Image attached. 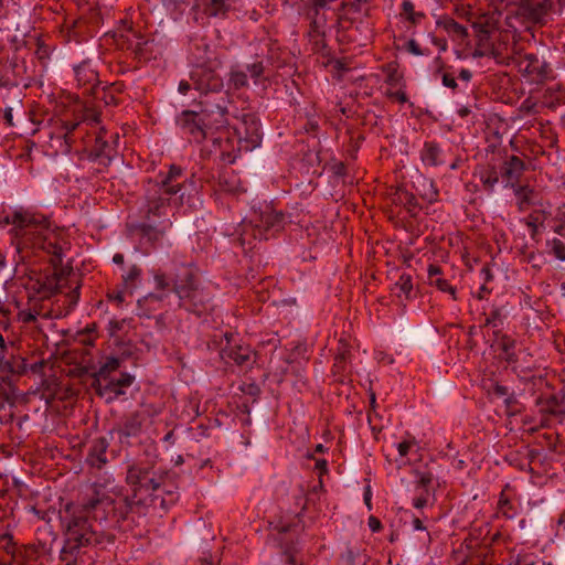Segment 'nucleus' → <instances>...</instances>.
Listing matches in <instances>:
<instances>
[{"mask_svg": "<svg viewBox=\"0 0 565 565\" xmlns=\"http://www.w3.org/2000/svg\"><path fill=\"white\" fill-rule=\"evenodd\" d=\"M130 509L126 500L115 501V498L98 489H94L81 503H66L58 515L64 539L60 558L67 559V555H77L85 547L113 544L115 534L103 525L115 522L119 526L127 520Z\"/></svg>", "mask_w": 565, "mask_h": 565, "instance_id": "1", "label": "nucleus"}, {"mask_svg": "<svg viewBox=\"0 0 565 565\" xmlns=\"http://www.w3.org/2000/svg\"><path fill=\"white\" fill-rule=\"evenodd\" d=\"M11 225L12 245L21 260L28 257V252L42 250L54 255L53 262L61 260L63 250L70 247L63 231L52 227L50 221L23 207L13 210L0 218V227Z\"/></svg>", "mask_w": 565, "mask_h": 565, "instance_id": "2", "label": "nucleus"}, {"mask_svg": "<svg viewBox=\"0 0 565 565\" xmlns=\"http://www.w3.org/2000/svg\"><path fill=\"white\" fill-rule=\"evenodd\" d=\"M195 50L198 52L203 51L206 56L195 55V62L189 73V79H182L179 83L178 92L186 95L191 89H194L199 93L200 99L207 98L212 103H215L216 98L221 96L228 98V93L223 90V77L217 72L222 66V61L217 56H210L207 54L210 46L206 43L195 44Z\"/></svg>", "mask_w": 565, "mask_h": 565, "instance_id": "3", "label": "nucleus"}, {"mask_svg": "<svg viewBox=\"0 0 565 565\" xmlns=\"http://www.w3.org/2000/svg\"><path fill=\"white\" fill-rule=\"evenodd\" d=\"M199 110H182L175 124L183 135L196 143L203 142L211 130H218L227 125V98L221 96L215 103L205 98L196 103Z\"/></svg>", "mask_w": 565, "mask_h": 565, "instance_id": "4", "label": "nucleus"}, {"mask_svg": "<svg viewBox=\"0 0 565 565\" xmlns=\"http://www.w3.org/2000/svg\"><path fill=\"white\" fill-rule=\"evenodd\" d=\"M160 180L148 181L145 193V217L152 221L166 216L171 203L178 206L183 204L184 180L183 169L180 166L171 164L169 171Z\"/></svg>", "mask_w": 565, "mask_h": 565, "instance_id": "5", "label": "nucleus"}, {"mask_svg": "<svg viewBox=\"0 0 565 565\" xmlns=\"http://www.w3.org/2000/svg\"><path fill=\"white\" fill-rule=\"evenodd\" d=\"M171 290L179 298V306L189 312L201 317L213 310V294L201 282L192 263L175 266Z\"/></svg>", "mask_w": 565, "mask_h": 565, "instance_id": "6", "label": "nucleus"}, {"mask_svg": "<svg viewBox=\"0 0 565 565\" xmlns=\"http://www.w3.org/2000/svg\"><path fill=\"white\" fill-rule=\"evenodd\" d=\"M164 477L162 475H158L153 468L132 465L128 468L126 475V482L131 486L132 494L120 497L115 499V501L126 500L128 505L131 507V509L127 511V516L130 513H136L138 515L143 514V510L147 505V499L142 497V492H148L149 495H153V500H156L159 495L154 493L164 486Z\"/></svg>", "mask_w": 565, "mask_h": 565, "instance_id": "7", "label": "nucleus"}, {"mask_svg": "<svg viewBox=\"0 0 565 565\" xmlns=\"http://www.w3.org/2000/svg\"><path fill=\"white\" fill-rule=\"evenodd\" d=\"M46 254L51 256L50 263L53 267V273L40 274L38 278H31L28 285V289L42 300L49 299L56 292H63L65 288L71 287L72 279L75 278V274L72 273V269L61 267L62 260L54 263V255L51 253ZM63 254L64 250L61 254V259H63Z\"/></svg>", "mask_w": 565, "mask_h": 565, "instance_id": "8", "label": "nucleus"}, {"mask_svg": "<svg viewBox=\"0 0 565 565\" xmlns=\"http://www.w3.org/2000/svg\"><path fill=\"white\" fill-rule=\"evenodd\" d=\"M284 224L285 214L275 211L266 204L264 207H260L259 211H254L249 223L244 225L242 242L243 244L246 242L245 235L248 232H252L256 239H268L282 230Z\"/></svg>", "mask_w": 565, "mask_h": 565, "instance_id": "9", "label": "nucleus"}, {"mask_svg": "<svg viewBox=\"0 0 565 565\" xmlns=\"http://www.w3.org/2000/svg\"><path fill=\"white\" fill-rule=\"evenodd\" d=\"M514 54L516 55L514 63L519 71L527 76L531 82L540 84L554 77L553 68L544 58L534 53L521 54L519 50H514Z\"/></svg>", "mask_w": 565, "mask_h": 565, "instance_id": "10", "label": "nucleus"}, {"mask_svg": "<svg viewBox=\"0 0 565 565\" xmlns=\"http://www.w3.org/2000/svg\"><path fill=\"white\" fill-rule=\"evenodd\" d=\"M119 41V45L130 50L139 61H149L153 56V41L146 39L131 26L120 34Z\"/></svg>", "mask_w": 565, "mask_h": 565, "instance_id": "11", "label": "nucleus"}, {"mask_svg": "<svg viewBox=\"0 0 565 565\" xmlns=\"http://www.w3.org/2000/svg\"><path fill=\"white\" fill-rule=\"evenodd\" d=\"M239 140L246 142V149H253L262 142L260 124L254 114H243L241 124L235 128Z\"/></svg>", "mask_w": 565, "mask_h": 565, "instance_id": "12", "label": "nucleus"}, {"mask_svg": "<svg viewBox=\"0 0 565 565\" xmlns=\"http://www.w3.org/2000/svg\"><path fill=\"white\" fill-rule=\"evenodd\" d=\"M526 170L525 162L518 156H507L500 164V173L505 188L521 184V178Z\"/></svg>", "mask_w": 565, "mask_h": 565, "instance_id": "13", "label": "nucleus"}, {"mask_svg": "<svg viewBox=\"0 0 565 565\" xmlns=\"http://www.w3.org/2000/svg\"><path fill=\"white\" fill-rule=\"evenodd\" d=\"M226 345L221 349V356L225 361H233L243 366L253 362V351L248 345L233 344V334H225Z\"/></svg>", "mask_w": 565, "mask_h": 565, "instance_id": "14", "label": "nucleus"}, {"mask_svg": "<svg viewBox=\"0 0 565 565\" xmlns=\"http://www.w3.org/2000/svg\"><path fill=\"white\" fill-rule=\"evenodd\" d=\"M553 8L552 0H521L520 9L534 23L544 24Z\"/></svg>", "mask_w": 565, "mask_h": 565, "instance_id": "15", "label": "nucleus"}, {"mask_svg": "<svg viewBox=\"0 0 565 565\" xmlns=\"http://www.w3.org/2000/svg\"><path fill=\"white\" fill-rule=\"evenodd\" d=\"M142 429V416L139 413H132L127 416L122 423L113 430L118 435L120 443H128L130 437H137Z\"/></svg>", "mask_w": 565, "mask_h": 565, "instance_id": "16", "label": "nucleus"}, {"mask_svg": "<svg viewBox=\"0 0 565 565\" xmlns=\"http://www.w3.org/2000/svg\"><path fill=\"white\" fill-rule=\"evenodd\" d=\"M75 77L79 87L84 89V94H96L99 83L98 73L94 71L89 64L82 63L75 67Z\"/></svg>", "mask_w": 565, "mask_h": 565, "instance_id": "17", "label": "nucleus"}, {"mask_svg": "<svg viewBox=\"0 0 565 565\" xmlns=\"http://www.w3.org/2000/svg\"><path fill=\"white\" fill-rule=\"evenodd\" d=\"M109 447V443L106 437H97L95 438L89 447L86 462L94 468L100 469L107 463V449Z\"/></svg>", "mask_w": 565, "mask_h": 565, "instance_id": "18", "label": "nucleus"}, {"mask_svg": "<svg viewBox=\"0 0 565 565\" xmlns=\"http://www.w3.org/2000/svg\"><path fill=\"white\" fill-rule=\"evenodd\" d=\"M427 278L430 286H435L443 292L449 294L454 300L456 297V288L445 278L441 268L438 265L430 264L427 268Z\"/></svg>", "mask_w": 565, "mask_h": 565, "instance_id": "19", "label": "nucleus"}, {"mask_svg": "<svg viewBox=\"0 0 565 565\" xmlns=\"http://www.w3.org/2000/svg\"><path fill=\"white\" fill-rule=\"evenodd\" d=\"M413 189L416 195L428 203L436 202L438 199V190L434 181L424 175H418L416 180L413 181Z\"/></svg>", "mask_w": 565, "mask_h": 565, "instance_id": "20", "label": "nucleus"}, {"mask_svg": "<svg viewBox=\"0 0 565 565\" xmlns=\"http://www.w3.org/2000/svg\"><path fill=\"white\" fill-rule=\"evenodd\" d=\"M511 189H513L519 211L524 212L535 204L537 193L529 184H518Z\"/></svg>", "mask_w": 565, "mask_h": 565, "instance_id": "21", "label": "nucleus"}, {"mask_svg": "<svg viewBox=\"0 0 565 565\" xmlns=\"http://www.w3.org/2000/svg\"><path fill=\"white\" fill-rule=\"evenodd\" d=\"M392 200L395 204L403 205L412 216H416L420 210L416 194L405 188H397Z\"/></svg>", "mask_w": 565, "mask_h": 565, "instance_id": "22", "label": "nucleus"}, {"mask_svg": "<svg viewBox=\"0 0 565 565\" xmlns=\"http://www.w3.org/2000/svg\"><path fill=\"white\" fill-rule=\"evenodd\" d=\"M218 191L237 195L245 190L241 185L239 178L233 171H223L217 179Z\"/></svg>", "mask_w": 565, "mask_h": 565, "instance_id": "23", "label": "nucleus"}, {"mask_svg": "<svg viewBox=\"0 0 565 565\" xmlns=\"http://www.w3.org/2000/svg\"><path fill=\"white\" fill-rule=\"evenodd\" d=\"M501 173L494 162H489L487 166L479 170V178L487 191H493L494 186L499 183Z\"/></svg>", "mask_w": 565, "mask_h": 565, "instance_id": "24", "label": "nucleus"}, {"mask_svg": "<svg viewBox=\"0 0 565 565\" xmlns=\"http://www.w3.org/2000/svg\"><path fill=\"white\" fill-rule=\"evenodd\" d=\"M135 376L129 373H122L119 379L110 380L107 382L106 390H109V396H107V402H113L118 396L124 395V387H129L134 383Z\"/></svg>", "mask_w": 565, "mask_h": 565, "instance_id": "25", "label": "nucleus"}, {"mask_svg": "<svg viewBox=\"0 0 565 565\" xmlns=\"http://www.w3.org/2000/svg\"><path fill=\"white\" fill-rule=\"evenodd\" d=\"M437 26L443 28L449 35L456 40H463L468 36L466 26L459 24L450 17L444 15L436 21Z\"/></svg>", "mask_w": 565, "mask_h": 565, "instance_id": "26", "label": "nucleus"}, {"mask_svg": "<svg viewBox=\"0 0 565 565\" xmlns=\"http://www.w3.org/2000/svg\"><path fill=\"white\" fill-rule=\"evenodd\" d=\"M420 159L425 166L437 167L443 163L441 149L436 142L426 141L420 151Z\"/></svg>", "mask_w": 565, "mask_h": 565, "instance_id": "27", "label": "nucleus"}, {"mask_svg": "<svg viewBox=\"0 0 565 565\" xmlns=\"http://www.w3.org/2000/svg\"><path fill=\"white\" fill-rule=\"evenodd\" d=\"M105 134L106 132L100 131L98 135H96L94 146L92 148V153L96 158H106L108 161H110L116 151L115 148L105 139Z\"/></svg>", "mask_w": 565, "mask_h": 565, "instance_id": "28", "label": "nucleus"}, {"mask_svg": "<svg viewBox=\"0 0 565 565\" xmlns=\"http://www.w3.org/2000/svg\"><path fill=\"white\" fill-rule=\"evenodd\" d=\"M248 75L245 71L239 68V66H232L228 72L227 86L228 89L239 90L243 88H247Z\"/></svg>", "mask_w": 565, "mask_h": 565, "instance_id": "29", "label": "nucleus"}, {"mask_svg": "<svg viewBox=\"0 0 565 565\" xmlns=\"http://www.w3.org/2000/svg\"><path fill=\"white\" fill-rule=\"evenodd\" d=\"M139 232L141 239H145L147 243L151 245V247H156L166 234V228H158L152 226L151 224H141L139 225Z\"/></svg>", "mask_w": 565, "mask_h": 565, "instance_id": "30", "label": "nucleus"}, {"mask_svg": "<svg viewBox=\"0 0 565 565\" xmlns=\"http://www.w3.org/2000/svg\"><path fill=\"white\" fill-rule=\"evenodd\" d=\"M351 356V345L345 339L338 341V348L334 356V372H341L345 369V363Z\"/></svg>", "mask_w": 565, "mask_h": 565, "instance_id": "31", "label": "nucleus"}, {"mask_svg": "<svg viewBox=\"0 0 565 565\" xmlns=\"http://www.w3.org/2000/svg\"><path fill=\"white\" fill-rule=\"evenodd\" d=\"M499 349L501 350L503 354V359L509 363H515L518 361L516 354H515V341L511 339L509 335L503 334L498 340Z\"/></svg>", "mask_w": 565, "mask_h": 565, "instance_id": "32", "label": "nucleus"}, {"mask_svg": "<svg viewBox=\"0 0 565 565\" xmlns=\"http://www.w3.org/2000/svg\"><path fill=\"white\" fill-rule=\"evenodd\" d=\"M472 28L480 45L489 40L491 32L494 30V23L488 19L480 18L472 23Z\"/></svg>", "mask_w": 565, "mask_h": 565, "instance_id": "33", "label": "nucleus"}, {"mask_svg": "<svg viewBox=\"0 0 565 565\" xmlns=\"http://www.w3.org/2000/svg\"><path fill=\"white\" fill-rule=\"evenodd\" d=\"M401 15L413 25L419 24L426 14L422 11H415V6L411 0H403Z\"/></svg>", "mask_w": 565, "mask_h": 565, "instance_id": "34", "label": "nucleus"}, {"mask_svg": "<svg viewBox=\"0 0 565 565\" xmlns=\"http://www.w3.org/2000/svg\"><path fill=\"white\" fill-rule=\"evenodd\" d=\"M393 290L396 292L398 297L402 295L405 296L406 299L412 298L413 291V278L409 274L403 273L398 280L395 282Z\"/></svg>", "mask_w": 565, "mask_h": 565, "instance_id": "35", "label": "nucleus"}, {"mask_svg": "<svg viewBox=\"0 0 565 565\" xmlns=\"http://www.w3.org/2000/svg\"><path fill=\"white\" fill-rule=\"evenodd\" d=\"M230 7L228 0H204L205 13L210 17L224 15Z\"/></svg>", "mask_w": 565, "mask_h": 565, "instance_id": "36", "label": "nucleus"}, {"mask_svg": "<svg viewBox=\"0 0 565 565\" xmlns=\"http://www.w3.org/2000/svg\"><path fill=\"white\" fill-rule=\"evenodd\" d=\"M341 565H365L366 556L363 555L359 550L348 547L340 555Z\"/></svg>", "mask_w": 565, "mask_h": 565, "instance_id": "37", "label": "nucleus"}, {"mask_svg": "<svg viewBox=\"0 0 565 565\" xmlns=\"http://www.w3.org/2000/svg\"><path fill=\"white\" fill-rule=\"evenodd\" d=\"M246 71L249 74L254 85H259L263 81H268L265 76L266 67L263 61H255L246 65Z\"/></svg>", "mask_w": 565, "mask_h": 565, "instance_id": "38", "label": "nucleus"}, {"mask_svg": "<svg viewBox=\"0 0 565 565\" xmlns=\"http://www.w3.org/2000/svg\"><path fill=\"white\" fill-rule=\"evenodd\" d=\"M514 50H518V49L514 46L512 54L509 55V54H504L500 50L499 46L492 45L491 47H489V55L488 56H490L493 60H495V62L498 64L510 65L511 63H514L515 58H516V55L514 54Z\"/></svg>", "mask_w": 565, "mask_h": 565, "instance_id": "39", "label": "nucleus"}, {"mask_svg": "<svg viewBox=\"0 0 565 565\" xmlns=\"http://www.w3.org/2000/svg\"><path fill=\"white\" fill-rule=\"evenodd\" d=\"M120 363L121 361L118 358H107L106 361L99 366L97 375L103 376L104 381L108 380L110 374L120 367Z\"/></svg>", "mask_w": 565, "mask_h": 565, "instance_id": "40", "label": "nucleus"}, {"mask_svg": "<svg viewBox=\"0 0 565 565\" xmlns=\"http://www.w3.org/2000/svg\"><path fill=\"white\" fill-rule=\"evenodd\" d=\"M141 277V268L137 265L129 267L128 271L122 275V281L126 289L132 290L137 287Z\"/></svg>", "mask_w": 565, "mask_h": 565, "instance_id": "41", "label": "nucleus"}, {"mask_svg": "<svg viewBox=\"0 0 565 565\" xmlns=\"http://www.w3.org/2000/svg\"><path fill=\"white\" fill-rule=\"evenodd\" d=\"M6 369L12 374L21 375L28 371L29 365L24 358L12 356L10 360L6 361Z\"/></svg>", "mask_w": 565, "mask_h": 565, "instance_id": "42", "label": "nucleus"}, {"mask_svg": "<svg viewBox=\"0 0 565 565\" xmlns=\"http://www.w3.org/2000/svg\"><path fill=\"white\" fill-rule=\"evenodd\" d=\"M0 551H3L6 554L12 557V561H15L17 546L11 534L4 533L0 535Z\"/></svg>", "mask_w": 565, "mask_h": 565, "instance_id": "43", "label": "nucleus"}, {"mask_svg": "<svg viewBox=\"0 0 565 565\" xmlns=\"http://www.w3.org/2000/svg\"><path fill=\"white\" fill-rule=\"evenodd\" d=\"M49 317L47 313L36 310V306H30L28 309L21 310L18 313L19 320L23 323H32L36 321L38 317Z\"/></svg>", "mask_w": 565, "mask_h": 565, "instance_id": "44", "label": "nucleus"}, {"mask_svg": "<svg viewBox=\"0 0 565 565\" xmlns=\"http://www.w3.org/2000/svg\"><path fill=\"white\" fill-rule=\"evenodd\" d=\"M76 286L65 295V315H67L77 303L79 299V284L77 281Z\"/></svg>", "mask_w": 565, "mask_h": 565, "instance_id": "45", "label": "nucleus"}, {"mask_svg": "<svg viewBox=\"0 0 565 565\" xmlns=\"http://www.w3.org/2000/svg\"><path fill=\"white\" fill-rule=\"evenodd\" d=\"M153 279L156 284V289L158 290L164 291L168 290L170 286L172 287V277L169 279L168 276L160 270L154 273Z\"/></svg>", "mask_w": 565, "mask_h": 565, "instance_id": "46", "label": "nucleus"}, {"mask_svg": "<svg viewBox=\"0 0 565 565\" xmlns=\"http://www.w3.org/2000/svg\"><path fill=\"white\" fill-rule=\"evenodd\" d=\"M103 380H104L103 376L97 375V372H95L93 374L92 387L94 388L95 393L98 396H100V397H104L106 395L109 396V390H106L107 383L103 384L102 383Z\"/></svg>", "mask_w": 565, "mask_h": 565, "instance_id": "47", "label": "nucleus"}, {"mask_svg": "<svg viewBox=\"0 0 565 565\" xmlns=\"http://www.w3.org/2000/svg\"><path fill=\"white\" fill-rule=\"evenodd\" d=\"M551 249L557 259L565 262V243L563 241L559 238H553L551 241Z\"/></svg>", "mask_w": 565, "mask_h": 565, "instance_id": "48", "label": "nucleus"}, {"mask_svg": "<svg viewBox=\"0 0 565 565\" xmlns=\"http://www.w3.org/2000/svg\"><path fill=\"white\" fill-rule=\"evenodd\" d=\"M371 0H352L348 2H342L341 8L343 10H347L348 12H361L363 10V7L369 3Z\"/></svg>", "mask_w": 565, "mask_h": 565, "instance_id": "49", "label": "nucleus"}, {"mask_svg": "<svg viewBox=\"0 0 565 565\" xmlns=\"http://www.w3.org/2000/svg\"><path fill=\"white\" fill-rule=\"evenodd\" d=\"M502 318V315H501V310L499 308H494L490 311V313L484 319V326L486 327H489V326H492V327H498L499 323L501 322V319Z\"/></svg>", "mask_w": 565, "mask_h": 565, "instance_id": "50", "label": "nucleus"}, {"mask_svg": "<svg viewBox=\"0 0 565 565\" xmlns=\"http://www.w3.org/2000/svg\"><path fill=\"white\" fill-rule=\"evenodd\" d=\"M544 411L551 414H558L563 412V408L559 406L558 398L556 395H552L546 399Z\"/></svg>", "mask_w": 565, "mask_h": 565, "instance_id": "51", "label": "nucleus"}, {"mask_svg": "<svg viewBox=\"0 0 565 565\" xmlns=\"http://www.w3.org/2000/svg\"><path fill=\"white\" fill-rule=\"evenodd\" d=\"M433 481V476L430 472H423L419 476V480L417 481V489L424 490L426 494L428 493V487Z\"/></svg>", "mask_w": 565, "mask_h": 565, "instance_id": "52", "label": "nucleus"}, {"mask_svg": "<svg viewBox=\"0 0 565 565\" xmlns=\"http://www.w3.org/2000/svg\"><path fill=\"white\" fill-rule=\"evenodd\" d=\"M385 95L391 98V99H395L397 100L398 103L401 104H405L407 102V95L404 90H392V89H387Z\"/></svg>", "mask_w": 565, "mask_h": 565, "instance_id": "53", "label": "nucleus"}, {"mask_svg": "<svg viewBox=\"0 0 565 565\" xmlns=\"http://www.w3.org/2000/svg\"><path fill=\"white\" fill-rule=\"evenodd\" d=\"M504 403L507 405L508 414L509 415H515L520 411L516 407L518 399H516V397L514 395H509L508 397H505Z\"/></svg>", "mask_w": 565, "mask_h": 565, "instance_id": "54", "label": "nucleus"}, {"mask_svg": "<svg viewBox=\"0 0 565 565\" xmlns=\"http://www.w3.org/2000/svg\"><path fill=\"white\" fill-rule=\"evenodd\" d=\"M287 565H302L297 557V551L295 548H288L285 551Z\"/></svg>", "mask_w": 565, "mask_h": 565, "instance_id": "55", "label": "nucleus"}, {"mask_svg": "<svg viewBox=\"0 0 565 565\" xmlns=\"http://www.w3.org/2000/svg\"><path fill=\"white\" fill-rule=\"evenodd\" d=\"M441 82H443L444 86L451 88V89H456L458 86L455 76L449 73H444L441 75Z\"/></svg>", "mask_w": 565, "mask_h": 565, "instance_id": "56", "label": "nucleus"}, {"mask_svg": "<svg viewBox=\"0 0 565 565\" xmlns=\"http://www.w3.org/2000/svg\"><path fill=\"white\" fill-rule=\"evenodd\" d=\"M406 49L409 53L414 54V55H424L425 53L423 52V50L420 49V46L418 45V43L411 39L407 44H406Z\"/></svg>", "mask_w": 565, "mask_h": 565, "instance_id": "57", "label": "nucleus"}, {"mask_svg": "<svg viewBox=\"0 0 565 565\" xmlns=\"http://www.w3.org/2000/svg\"><path fill=\"white\" fill-rule=\"evenodd\" d=\"M508 565H535V561H533L527 555H519L515 561L509 563Z\"/></svg>", "mask_w": 565, "mask_h": 565, "instance_id": "58", "label": "nucleus"}, {"mask_svg": "<svg viewBox=\"0 0 565 565\" xmlns=\"http://www.w3.org/2000/svg\"><path fill=\"white\" fill-rule=\"evenodd\" d=\"M81 125L78 121H64L63 122V129L65 130V138H68V135L77 129V127Z\"/></svg>", "mask_w": 565, "mask_h": 565, "instance_id": "59", "label": "nucleus"}, {"mask_svg": "<svg viewBox=\"0 0 565 565\" xmlns=\"http://www.w3.org/2000/svg\"><path fill=\"white\" fill-rule=\"evenodd\" d=\"M412 447V441H407V440H404L402 443H399L397 445V450H398V454L402 456V457H405L407 456L409 449Z\"/></svg>", "mask_w": 565, "mask_h": 565, "instance_id": "60", "label": "nucleus"}, {"mask_svg": "<svg viewBox=\"0 0 565 565\" xmlns=\"http://www.w3.org/2000/svg\"><path fill=\"white\" fill-rule=\"evenodd\" d=\"M369 527L372 532H379L382 529V523L376 516L371 515L369 518Z\"/></svg>", "mask_w": 565, "mask_h": 565, "instance_id": "61", "label": "nucleus"}, {"mask_svg": "<svg viewBox=\"0 0 565 565\" xmlns=\"http://www.w3.org/2000/svg\"><path fill=\"white\" fill-rule=\"evenodd\" d=\"M493 394L498 397L509 396V390L507 386L501 384H495L493 386Z\"/></svg>", "mask_w": 565, "mask_h": 565, "instance_id": "62", "label": "nucleus"}, {"mask_svg": "<svg viewBox=\"0 0 565 565\" xmlns=\"http://www.w3.org/2000/svg\"><path fill=\"white\" fill-rule=\"evenodd\" d=\"M332 172L338 177H344L347 168L343 162H337L332 166Z\"/></svg>", "mask_w": 565, "mask_h": 565, "instance_id": "63", "label": "nucleus"}, {"mask_svg": "<svg viewBox=\"0 0 565 565\" xmlns=\"http://www.w3.org/2000/svg\"><path fill=\"white\" fill-rule=\"evenodd\" d=\"M45 366V361L44 360H39L34 363H32L29 369L30 371L33 373V374H39V373H42L43 369Z\"/></svg>", "mask_w": 565, "mask_h": 565, "instance_id": "64", "label": "nucleus"}]
</instances>
